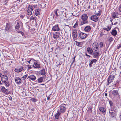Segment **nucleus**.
Returning a JSON list of instances; mask_svg holds the SVG:
<instances>
[{"label": "nucleus", "instance_id": "obj_1", "mask_svg": "<svg viewBox=\"0 0 121 121\" xmlns=\"http://www.w3.org/2000/svg\"><path fill=\"white\" fill-rule=\"evenodd\" d=\"M81 18L82 20L81 22V25L88 23V21L87 20L88 19V17L86 14H83Z\"/></svg>", "mask_w": 121, "mask_h": 121}, {"label": "nucleus", "instance_id": "obj_2", "mask_svg": "<svg viewBox=\"0 0 121 121\" xmlns=\"http://www.w3.org/2000/svg\"><path fill=\"white\" fill-rule=\"evenodd\" d=\"M63 12L61 11L60 9H57L54 10V13L55 14L56 17H61Z\"/></svg>", "mask_w": 121, "mask_h": 121}, {"label": "nucleus", "instance_id": "obj_3", "mask_svg": "<svg viewBox=\"0 0 121 121\" xmlns=\"http://www.w3.org/2000/svg\"><path fill=\"white\" fill-rule=\"evenodd\" d=\"M72 36L73 39L75 41L77 40L78 37V33L77 30H73L72 32Z\"/></svg>", "mask_w": 121, "mask_h": 121}, {"label": "nucleus", "instance_id": "obj_4", "mask_svg": "<svg viewBox=\"0 0 121 121\" xmlns=\"http://www.w3.org/2000/svg\"><path fill=\"white\" fill-rule=\"evenodd\" d=\"M65 106V104H62L60 106L59 108L61 113H63L65 112L66 110Z\"/></svg>", "mask_w": 121, "mask_h": 121}, {"label": "nucleus", "instance_id": "obj_5", "mask_svg": "<svg viewBox=\"0 0 121 121\" xmlns=\"http://www.w3.org/2000/svg\"><path fill=\"white\" fill-rule=\"evenodd\" d=\"M114 78V75H112L109 76L107 81L108 85H109L110 83L113 81Z\"/></svg>", "mask_w": 121, "mask_h": 121}, {"label": "nucleus", "instance_id": "obj_6", "mask_svg": "<svg viewBox=\"0 0 121 121\" xmlns=\"http://www.w3.org/2000/svg\"><path fill=\"white\" fill-rule=\"evenodd\" d=\"M90 19L91 20L96 22L98 21L99 17L95 15H93L91 16Z\"/></svg>", "mask_w": 121, "mask_h": 121}, {"label": "nucleus", "instance_id": "obj_7", "mask_svg": "<svg viewBox=\"0 0 121 121\" xmlns=\"http://www.w3.org/2000/svg\"><path fill=\"white\" fill-rule=\"evenodd\" d=\"M98 44L97 43H94L92 45V48L94 50L96 51L98 48Z\"/></svg>", "mask_w": 121, "mask_h": 121}, {"label": "nucleus", "instance_id": "obj_8", "mask_svg": "<svg viewBox=\"0 0 121 121\" xmlns=\"http://www.w3.org/2000/svg\"><path fill=\"white\" fill-rule=\"evenodd\" d=\"M1 90L2 92L5 93L6 95H8L10 93V92L8 91V90L5 88L4 86L2 87Z\"/></svg>", "mask_w": 121, "mask_h": 121}, {"label": "nucleus", "instance_id": "obj_9", "mask_svg": "<svg viewBox=\"0 0 121 121\" xmlns=\"http://www.w3.org/2000/svg\"><path fill=\"white\" fill-rule=\"evenodd\" d=\"M8 78L6 75H3L1 77V80L2 82H5L8 80Z\"/></svg>", "mask_w": 121, "mask_h": 121}, {"label": "nucleus", "instance_id": "obj_10", "mask_svg": "<svg viewBox=\"0 0 121 121\" xmlns=\"http://www.w3.org/2000/svg\"><path fill=\"white\" fill-rule=\"evenodd\" d=\"M23 69V67L21 66L16 68L14 70L15 72L18 73L22 71Z\"/></svg>", "mask_w": 121, "mask_h": 121}, {"label": "nucleus", "instance_id": "obj_11", "mask_svg": "<svg viewBox=\"0 0 121 121\" xmlns=\"http://www.w3.org/2000/svg\"><path fill=\"white\" fill-rule=\"evenodd\" d=\"M60 36V34L57 32H56L53 34V37L54 39L55 40L59 38Z\"/></svg>", "mask_w": 121, "mask_h": 121}, {"label": "nucleus", "instance_id": "obj_12", "mask_svg": "<svg viewBox=\"0 0 121 121\" xmlns=\"http://www.w3.org/2000/svg\"><path fill=\"white\" fill-rule=\"evenodd\" d=\"M79 35L80 38L83 39L86 37L87 36V35L83 32H81L79 34Z\"/></svg>", "mask_w": 121, "mask_h": 121}, {"label": "nucleus", "instance_id": "obj_13", "mask_svg": "<svg viewBox=\"0 0 121 121\" xmlns=\"http://www.w3.org/2000/svg\"><path fill=\"white\" fill-rule=\"evenodd\" d=\"M60 30V29L58 26V25L57 24L53 26L52 29V30L54 31H59Z\"/></svg>", "mask_w": 121, "mask_h": 121}, {"label": "nucleus", "instance_id": "obj_14", "mask_svg": "<svg viewBox=\"0 0 121 121\" xmlns=\"http://www.w3.org/2000/svg\"><path fill=\"white\" fill-rule=\"evenodd\" d=\"M15 83L18 85L20 84L22 82L21 79L19 77H16L15 79Z\"/></svg>", "mask_w": 121, "mask_h": 121}, {"label": "nucleus", "instance_id": "obj_15", "mask_svg": "<svg viewBox=\"0 0 121 121\" xmlns=\"http://www.w3.org/2000/svg\"><path fill=\"white\" fill-rule=\"evenodd\" d=\"M60 114V113L59 110H58L57 111L56 113L54 115V116L55 118V120L56 121H58V120L59 118V116Z\"/></svg>", "mask_w": 121, "mask_h": 121}, {"label": "nucleus", "instance_id": "obj_16", "mask_svg": "<svg viewBox=\"0 0 121 121\" xmlns=\"http://www.w3.org/2000/svg\"><path fill=\"white\" fill-rule=\"evenodd\" d=\"M91 29V26H86L84 28V31L86 32H88L90 31Z\"/></svg>", "mask_w": 121, "mask_h": 121}, {"label": "nucleus", "instance_id": "obj_17", "mask_svg": "<svg viewBox=\"0 0 121 121\" xmlns=\"http://www.w3.org/2000/svg\"><path fill=\"white\" fill-rule=\"evenodd\" d=\"M43 77H40L38 78L37 80L36 81V82H38L39 83H41L43 82Z\"/></svg>", "mask_w": 121, "mask_h": 121}, {"label": "nucleus", "instance_id": "obj_18", "mask_svg": "<svg viewBox=\"0 0 121 121\" xmlns=\"http://www.w3.org/2000/svg\"><path fill=\"white\" fill-rule=\"evenodd\" d=\"M28 78H30L33 81H35L36 78V77L34 75H32L28 76Z\"/></svg>", "mask_w": 121, "mask_h": 121}, {"label": "nucleus", "instance_id": "obj_19", "mask_svg": "<svg viewBox=\"0 0 121 121\" xmlns=\"http://www.w3.org/2000/svg\"><path fill=\"white\" fill-rule=\"evenodd\" d=\"M99 52L94 51L93 52V57L95 58H98L99 57Z\"/></svg>", "mask_w": 121, "mask_h": 121}, {"label": "nucleus", "instance_id": "obj_20", "mask_svg": "<svg viewBox=\"0 0 121 121\" xmlns=\"http://www.w3.org/2000/svg\"><path fill=\"white\" fill-rule=\"evenodd\" d=\"M111 33L112 35L115 36L117 34V31L115 29H113L111 31Z\"/></svg>", "mask_w": 121, "mask_h": 121}, {"label": "nucleus", "instance_id": "obj_21", "mask_svg": "<svg viewBox=\"0 0 121 121\" xmlns=\"http://www.w3.org/2000/svg\"><path fill=\"white\" fill-rule=\"evenodd\" d=\"M117 13L114 12L112 14V19H113L115 18H118L117 17Z\"/></svg>", "mask_w": 121, "mask_h": 121}, {"label": "nucleus", "instance_id": "obj_22", "mask_svg": "<svg viewBox=\"0 0 121 121\" xmlns=\"http://www.w3.org/2000/svg\"><path fill=\"white\" fill-rule=\"evenodd\" d=\"M22 24V23L21 22H17V25L15 26V28L16 29H18L20 28V25Z\"/></svg>", "mask_w": 121, "mask_h": 121}, {"label": "nucleus", "instance_id": "obj_23", "mask_svg": "<svg viewBox=\"0 0 121 121\" xmlns=\"http://www.w3.org/2000/svg\"><path fill=\"white\" fill-rule=\"evenodd\" d=\"M97 61V60L96 59H93L90 61V63L89 64V66L90 67L92 66L91 65L93 63H95Z\"/></svg>", "mask_w": 121, "mask_h": 121}, {"label": "nucleus", "instance_id": "obj_24", "mask_svg": "<svg viewBox=\"0 0 121 121\" xmlns=\"http://www.w3.org/2000/svg\"><path fill=\"white\" fill-rule=\"evenodd\" d=\"M87 51L90 54L92 53L93 51L92 49L90 47H88L87 48Z\"/></svg>", "mask_w": 121, "mask_h": 121}, {"label": "nucleus", "instance_id": "obj_25", "mask_svg": "<svg viewBox=\"0 0 121 121\" xmlns=\"http://www.w3.org/2000/svg\"><path fill=\"white\" fill-rule=\"evenodd\" d=\"M99 110L101 112L103 113H104L106 110V109L103 107H100L99 108Z\"/></svg>", "mask_w": 121, "mask_h": 121}, {"label": "nucleus", "instance_id": "obj_26", "mask_svg": "<svg viewBox=\"0 0 121 121\" xmlns=\"http://www.w3.org/2000/svg\"><path fill=\"white\" fill-rule=\"evenodd\" d=\"M4 83V85L6 87H8L10 85V83L8 81L3 82Z\"/></svg>", "mask_w": 121, "mask_h": 121}, {"label": "nucleus", "instance_id": "obj_27", "mask_svg": "<svg viewBox=\"0 0 121 121\" xmlns=\"http://www.w3.org/2000/svg\"><path fill=\"white\" fill-rule=\"evenodd\" d=\"M33 67H34L35 68L38 69L40 68L39 65L35 62L34 63V65L33 66Z\"/></svg>", "mask_w": 121, "mask_h": 121}, {"label": "nucleus", "instance_id": "obj_28", "mask_svg": "<svg viewBox=\"0 0 121 121\" xmlns=\"http://www.w3.org/2000/svg\"><path fill=\"white\" fill-rule=\"evenodd\" d=\"M112 94L113 96H116L118 95V93L117 90H115L112 91Z\"/></svg>", "mask_w": 121, "mask_h": 121}, {"label": "nucleus", "instance_id": "obj_29", "mask_svg": "<svg viewBox=\"0 0 121 121\" xmlns=\"http://www.w3.org/2000/svg\"><path fill=\"white\" fill-rule=\"evenodd\" d=\"M10 26L9 24L7 23L6 24L5 29L6 31H8L10 28Z\"/></svg>", "mask_w": 121, "mask_h": 121}, {"label": "nucleus", "instance_id": "obj_30", "mask_svg": "<svg viewBox=\"0 0 121 121\" xmlns=\"http://www.w3.org/2000/svg\"><path fill=\"white\" fill-rule=\"evenodd\" d=\"M111 26H108L107 28H104L103 29V30H106L107 31H109V30H111Z\"/></svg>", "mask_w": 121, "mask_h": 121}, {"label": "nucleus", "instance_id": "obj_31", "mask_svg": "<svg viewBox=\"0 0 121 121\" xmlns=\"http://www.w3.org/2000/svg\"><path fill=\"white\" fill-rule=\"evenodd\" d=\"M40 74L42 75H44L45 74V69H43L40 71Z\"/></svg>", "mask_w": 121, "mask_h": 121}, {"label": "nucleus", "instance_id": "obj_32", "mask_svg": "<svg viewBox=\"0 0 121 121\" xmlns=\"http://www.w3.org/2000/svg\"><path fill=\"white\" fill-rule=\"evenodd\" d=\"M75 44L77 46H79L80 47H81L82 44V42H78L77 41H75Z\"/></svg>", "mask_w": 121, "mask_h": 121}, {"label": "nucleus", "instance_id": "obj_33", "mask_svg": "<svg viewBox=\"0 0 121 121\" xmlns=\"http://www.w3.org/2000/svg\"><path fill=\"white\" fill-rule=\"evenodd\" d=\"M101 14V11L100 10H99L98 11H96L95 14L98 16H99Z\"/></svg>", "mask_w": 121, "mask_h": 121}, {"label": "nucleus", "instance_id": "obj_34", "mask_svg": "<svg viewBox=\"0 0 121 121\" xmlns=\"http://www.w3.org/2000/svg\"><path fill=\"white\" fill-rule=\"evenodd\" d=\"M40 11L39 10H36L35 11V14L36 16H37L39 15L40 14Z\"/></svg>", "mask_w": 121, "mask_h": 121}, {"label": "nucleus", "instance_id": "obj_35", "mask_svg": "<svg viewBox=\"0 0 121 121\" xmlns=\"http://www.w3.org/2000/svg\"><path fill=\"white\" fill-rule=\"evenodd\" d=\"M32 11L29 9H28L27 10V14L28 15H31L32 14Z\"/></svg>", "mask_w": 121, "mask_h": 121}, {"label": "nucleus", "instance_id": "obj_36", "mask_svg": "<svg viewBox=\"0 0 121 121\" xmlns=\"http://www.w3.org/2000/svg\"><path fill=\"white\" fill-rule=\"evenodd\" d=\"M109 113L111 116L112 117H114L115 116V113L113 112H110L109 111Z\"/></svg>", "mask_w": 121, "mask_h": 121}, {"label": "nucleus", "instance_id": "obj_37", "mask_svg": "<svg viewBox=\"0 0 121 121\" xmlns=\"http://www.w3.org/2000/svg\"><path fill=\"white\" fill-rule=\"evenodd\" d=\"M28 9H31V11H32L34 9L33 7V6L31 5H29L28 6Z\"/></svg>", "mask_w": 121, "mask_h": 121}, {"label": "nucleus", "instance_id": "obj_38", "mask_svg": "<svg viewBox=\"0 0 121 121\" xmlns=\"http://www.w3.org/2000/svg\"><path fill=\"white\" fill-rule=\"evenodd\" d=\"M27 75L26 74L25 75H24V76L22 77V79L23 80H24L27 78Z\"/></svg>", "mask_w": 121, "mask_h": 121}, {"label": "nucleus", "instance_id": "obj_39", "mask_svg": "<svg viewBox=\"0 0 121 121\" xmlns=\"http://www.w3.org/2000/svg\"><path fill=\"white\" fill-rule=\"evenodd\" d=\"M113 39L112 37H110L108 39L109 42H112L113 40Z\"/></svg>", "mask_w": 121, "mask_h": 121}, {"label": "nucleus", "instance_id": "obj_40", "mask_svg": "<svg viewBox=\"0 0 121 121\" xmlns=\"http://www.w3.org/2000/svg\"><path fill=\"white\" fill-rule=\"evenodd\" d=\"M104 31V30H103V29H102V31L101 32L100 34V36H103V35H105V34H104V32H105Z\"/></svg>", "mask_w": 121, "mask_h": 121}, {"label": "nucleus", "instance_id": "obj_41", "mask_svg": "<svg viewBox=\"0 0 121 121\" xmlns=\"http://www.w3.org/2000/svg\"><path fill=\"white\" fill-rule=\"evenodd\" d=\"M78 26V23L77 21L76 22L75 24L74 25L73 27L74 28H76Z\"/></svg>", "mask_w": 121, "mask_h": 121}, {"label": "nucleus", "instance_id": "obj_42", "mask_svg": "<svg viewBox=\"0 0 121 121\" xmlns=\"http://www.w3.org/2000/svg\"><path fill=\"white\" fill-rule=\"evenodd\" d=\"M110 106H113V103L112 101L110 100L109 101Z\"/></svg>", "mask_w": 121, "mask_h": 121}, {"label": "nucleus", "instance_id": "obj_43", "mask_svg": "<svg viewBox=\"0 0 121 121\" xmlns=\"http://www.w3.org/2000/svg\"><path fill=\"white\" fill-rule=\"evenodd\" d=\"M46 5V4H44V3H42L41 4V5L42 6V8H44V7H46V6H45Z\"/></svg>", "mask_w": 121, "mask_h": 121}, {"label": "nucleus", "instance_id": "obj_44", "mask_svg": "<svg viewBox=\"0 0 121 121\" xmlns=\"http://www.w3.org/2000/svg\"><path fill=\"white\" fill-rule=\"evenodd\" d=\"M117 49H119L121 47V44H119L117 45Z\"/></svg>", "mask_w": 121, "mask_h": 121}, {"label": "nucleus", "instance_id": "obj_45", "mask_svg": "<svg viewBox=\"0 0 121 121\" xmlns=\"http://www.w3.org/2000/svg\"><path fill=\"white\" fill-rule=\"evenodd\" d=\"M99 45L100 46V47L101 48H102L103 47V43L102 42H100L99 44Z\"/></svg>", "mask_w": 121, "mask_h": 121}, {"label": "nucleus", "instance_id": "obj_46", "mask_svg": "<svg viewBox=\"0 0 121 121\" xmlns=\"http://www.w3.org/2000/svg\"><path fill=\"white\" fill-rule=\"evenodd\" d=\"M34 19H35V17H34L32 16L30 18V20H34Z\"/></svg>", "mask_w": 121, "mask_h": 121}, {"label": "nucleus", "instance_id": "obj_47", "mask_svg": "<svg viewBox=\"0 0 121 121\" xmlns=\"http://www.w3.org/2000/svg\"><path fill=\"white\" fill-rule=\"evenodd\" d=\"M35 8H37V5H32Z\"/></svg>", "mask_w": 121, "mask_h": 121}, {"label": "nucleus", "instance_id": "obj_48", "mask_svg": "<svg viewBox=\"0 0 121 121\" xmlns=\"http://www.w3.org/2000/svg\"><path fill=\"white\" fill-rule=\"evenodd\" d=\"M119 11L121 12V5H120L119 8Z\"/></svg>", "mask_w": 121, "mask_h": 121}, {"label": "nucleus", "instance_id": "obj_49", "mask_svg": "<svg viewBox=\"0 0 121 121\" xmlns=\"http://www.w3.org/2000/svg\"><path fill=\"white\" fill-rule=\"evenodd\" d=\"M32 61V60H30L28 61L27 62L28 63H31V62Z\"/></svg>", "mask_w": 121, "mask_h": 121}, {"label": "nucleus", "instance_id": "obj_50", "mask_svg": "<svg viewBox=\"0 0 121 121\" xmlns=\"http://www.w3.org/2000/svg\"><path fill=\"white\" fill-rule=\"evenodd\" d=\"M85 54H86V56L87 57H91V56L90 55H88L86 53Z\"/></svg>", "mask_w": 121, "mask_h": 121}, {"label": "nucleus", "instance_id": "obj_51", "mask_svg": "<svg viewBox=\"0 0 121 121\" xmlns=\"http://www.w3.org/2000/svg\"><path fill=\"white\" fill-rule=\"evenodd\" d=\"M76 56H75L73 58V62L75 61V58Z\"/></svg>", "mask_w": 121, "mask_h": 121}, {"label": "nucleus", "instance_id": "obj_52", "mask_svg": "<svg viewBox=\"0 0 121 121\" xmlns=\"http://www.w3.org/2000/svg\"><path fill=\"white\" fill-rule=\"evenodd\" d=\"M19 32L21 33L22 35H23L24 34V33L20 31H19Z\"/></svg>", "mask_w": 121, "mask_h": 121}, {"label": "nucleus", "instance_id": "obj_53", "mask_svg": "<svg viewBox=\"0 0 121 121\" xmlns=\"http://www.w3.org/2000/svg\"><path fill=\"white\" fill-rule=\"evenodd\" d=\"M114 110V109L112 108H111V109H110V110L111 111H113Z\"/></svg>", "mask_w": 121, "mask_h": 121}, {"label": "nucleus", "instance_id": "obj_54", "mask_svg": "<svg viewBox=\"0 0 121 121\" xmlns=\"http://www.w3.org/2000/svg\"><path fill=\"white\" fill-rule=\"evenodd\" d=\"M118 23V22H116L115 23H114L113 25H117V24Z\"/></svg>", "mask_w": 121, "mask_h": 121}, {"label": "nucleus", "instance_id": "obj_55", "mask_svg": "<svg viewBox=\"0 0 121 121\" xmlns=\"http://www.w3.org/2000/svg\"><path fill=\"white\" fill-rule=\"evenodd\" d=\"M90 6H88L87 7V8L88 9H90Z\"/></svg>", "mask_w": 121, "mask_h": 121}, {"label": "nucleus", "instance_id": "obj_56", "mask_svg": "<svg viewBox=\"0 0 121 121\" xmlns=\"http://www.w3.org/2000/svg\"><path fill=\"white\" fill-rule=\"evenodd\" d=\"M105 95L106 96H107V93H105Z\"/></svg>", "mask_w": 121, "mask_h": 121}, {"label": "nucleus", "instance_id": "obj_57", "mask_svg": "<svg viewBox=\"0 0 121 121\" xmlns=\"http://www.w3.org/2000/svg\"><path fill=\"white\" fill-rule=\"evenodd\" d=\"M50 98V97L48 96V97H47L48 100H49V99Z\"/></svg>", "mask_w": 121, "mask_h": 121}, {"label": "nucleus", "instance_id": "obj_58", "mask_svg": "<svg viewBox=\"0 0 121 121\" xmlns=\"http://www.w3.org/2000/svg\"><path fill=\"white\" fill-rule=\"evenodd\" d=\"M9 99L10 100H11L12 99V98L11 97H9Z\"/></svg>", "mask_w": 121, "mask_h": 121}, {"label": "nucleus", "instance_id": "obj_59", "mask_svg": "<svg viewBox=\"0 0 121 121\" xmlns=\"http://www.w3.org/2000/svg\"><path fill=\"white\" fill-rule=\"evenodd\" d=\"M28 67H29V68H31V66H30V65H28Z\"/></svg>", "mask_w": 121, "mask_h": 121}, {"label": "nucleus", "instance_id": "obj_60", "mask_svg": "<svg viewBox=\"0 0 121 121\" xmlns=\"http://www.w3.org/2000/svg\"><path fill=\"white\" fill-rule=\"evenodd\" d=\"M7 1L6 0H5V3H7Z\"/></svg>", "mask_w": 121, "mask_h": 121}, {"label": "nucleus", "instance_id": "obj_61", "mask_svg": "<svg viewBox=\"0 0 121 121\" xmlns=\"http://www.w3.org/2000/svg\"><path fill=\"white\" fill-rule=\"evenodd\" d=\"M113 19H112V18L111 20H110V21H111V22H112V20H113Z\"/></svg>", "mask_w": 121, "mask_h": 121}, {"label": "nucleus", "instance_id": "obj_62", "mask_svg": "<svg viewBox=\"0 0 121 121\" xmlns=\"http://www.w3.org/2000/svg\"><path fill=\"white\" fill-rule=\"evenodd\" d=\"M1 84H2L0 80V85H1Z\"/></svg>", "mask_w": 121, "mask_h": 121}, {"label": "nucleus", "instance_id": "obj_63", "mask_svg": "<svg viewBox=\"0 0 121 121\" xmlns=\"http://www.w3.org/2000/svg\"><path fill=\"white\" fill-rule=\"evenodd\" d=\"M120 117L121 118V115L120 116Z\"/></svg>", "mask_w": 121, "mask_h": 121}, {"label": "nucleus", "instance_id": "obj_64", "mask_svg": "<svg viewBox=\"0 0 121 121\" xmlns=\"http://www.w3.org/2000/svg\"><path fill=\"white\" fill-rule=\"evenodd\" d=\"M41 85L43 86V85H44V84H41Z\"/></svg>", "mask_w": 121, "mask_h": 121}]
</instances>
